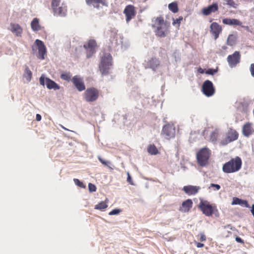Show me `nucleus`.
Here are the masks:
<instances>
[{
  "label": "nucleus",
  "instance_id": "1",
  "mask_svg": "<svg viewBox=\"0 0 254 254\" xmlns=\"http://www.w3.org/2000/svg\"><path fill=\"white\" fill-rule=\"evenodd\" d=\"M155 28L154 32L156 36L159 37H165L170 33V24L165 21L162 16L155 18L154 23L152 25Z\"/></svg>",
  "mask_w": 254,
  "mask_h": 254
},
{
  "label": "nucleus",
  "instance_id": "50",
  "mask_svg": "<svg viewBox=\"0 0 254 254\" xmlns=\"http://www.w3.org/2000/svg\"><path fill=\"white\" fill-rule=\"evenodd\" d=\"M41 119H42L41 116L40 114H37L36 116V121H40L41 120Z\"/></svg>",
  "mask_w": 254,
  "mask_h": 254
},
{
  "label": "nucleus",
  "instance_id": "24",
  "mask_svg": "<svg viewBox=\"0 0 254 254\" xmlns=\"http://www.w3.org/2000/svg\"><path fill=\"white\" fill-rule=\"evenodd\" d=\"M222 22L224 24L235 26H242V22L237 19L224 18L222 20Z\"/></svg>",
  "mask_w": 254,
  "mask_h": 254
},
{
  "label": "nucleus",
  "instance_id": "13",
  "mask_svg": "<svg viewBox=\"0 0 254 254\" xmlns=\"http://www.w3.org/2000/svg\"><path fill=\"white\" fill-rule=\"evenodd\" d=\"M227 60L230 67H235L240 62L241 54L239 52L235 51L232 55H229Z\"/></svg>",
  "mask_w": 254,
  "mask_h": 254
},
{
  "label": "nucleus",
  "instance_id": "28",
  "mask_svg": "<svg viewBox=\"0 0 254 254\" xmlns=\"http://www.w3.org/2000/svg\"><path fill=\"white\" fill-rule=\"evenodd\" d=\"M109 201V199L106 198L104 201H101L98 204L95 206L94 208L95 209L102 210L108 207L107 203Z\"/></svg>",
  "mask_w": 254,
  "mask_h": 254
},
{
  "label": "nucleus",
  "instance_id": "3",
  "mask_svg": "<svg viewBox=\"0 0 254 254\" xmlns=\"http://www.w3.org/2000/svg\"><path fill=\"white\" fill-rule=\"evenodd\" d=\"M112 57L109 53H105L102 57L99 66L100 71L103 74H108L110 66L112 65Z\"/></svg>",
  "mask_w": 254,
  "mask_h": 254
},
{
  "label": "nucleus",
  "instance_id": "53",
  "mask_svg": "<svg viewBox=\"0 0 254 254\" xmlns=\"http://www.w3.org/2000/svg\"><path fill=\"white\" fill-rule=\"evenodd\" d=\"M34 50H35V49H34V47H32V51H34Z\"/></svg>",
  "mask_w": 254,
  "mask_h": 254
},
{
  "label": "nucleus",
  "instance_id": "26",
  "mask_svg": "<svg viewBox=\"0 0 254 254\" xmlns=\"http://www.w3.org/2000/svg\"><path fill=\"white\" fill-rule=\"evenodd\" d=\"M10 31L17 36H20L22 33V29L18 24L11 23Z\"/></svg>",
  "mask_w": 254,
  "mask_h": 254
},
{
  "label": "nucleus",
  "instance_id": "32",
  "mask_svg": "<svg viewBox=\"0 0 254 254\" xmlns=\"http://www.w3.org/2000/svg\"><path fill=\"white\" fill-rule=\"evenodd\" d=\"M219 133L218 130H215L212 132L210 135V139L212 142H216L218 138Z\"/></svg>",
  "mask_w": 254,
  "mask_h": 254
},
{
  "label": "nucleus",
  "instance_id": "21",
  "mask_svg": "<svg viewBox=\"0 0 254 254\" xmlns=\"http://www.w3.org/2000/svg\"><path fill=\"white\" fill-rule=\"evenodd\" d=\"M200 189V187L189 185L184 186L183 190L188 195H191L196 194Z\"/></svg>",
  "mask_w": 254,
  "mask_h": 254
},
{
  "label": "nucleus",
  "instance_id": "41",
  "mask_svg": "<svg viewBox=\"0 0 254 254\" xmlns=\"http://www.w3.org/2000/svg\"><path fill=\"white\" fill-rule=\"evenodd\" d=\"M198 237H199V240L201 242L205 241L206 237L203 233H200L198 235Z\"/></svg>",
  "mask_w": 254,
  "mask_h": 254
},
{
  "label": "nucleus",
  "instance_id": "30",
  "mask_svg": "<svg viewBox=\"0 0 254 254\" xmlns=\"http://www.w3.org/2000/svg\"><path fill=\"white\" fill-rule=\"evenodd\" d=\"M168 8L173 13H177L179 11L177 2H173L168 5Z\"/></svg>",
  "mask_w": 254,
  "mask_h": 254
},
{
  "label": "nucleus",
  "instance_id": "33",
  "mask_svg": "<svg viewBox=\"0 0 254 254\" xmlns=\"http://www.w3.org/2000/svg\"><path fill=\"white\" fill-rule=\"evenodd\" d=\"M32 72L29 68L27 67H26L24 71V76L26 78L27 81H30L32 78Z\"/></svg>",
  "mask_w": 254,
  "mask_h": 254
},
{
  "label": "nucleus",
  "instance_id": "16",
  "mask_svg": "<svg viewBox=\"0 0 254 254\" xmlns=\"http://www.w3.org/2000/svg\"><path fill=\"white\" fill-rule=\"evenodd\" d=\"M124 13L126 15L127 22H128L135 16L136 11L134 6L130 4L127 5L124 10Z\"/></svg>",
  "mask_w": 254,
  "mask_h": 254
},
{
  "label": "nucleus",
  "instance_id": "43",
  "mask_svg": "<svg viewBox=\"0 0 254 254\" xmlns=\"http://www.w3.org/2000/svg\"><path fill=\"white\" fill-rule=\"evenodd\" d=\"M217 72V69L209 68L207 69L205 73L207 74L213 75L214 73Z\"/></svg>",
  "mask_w": 254,
  "mask_h": 254
},
{
  "label": "nucleus",
  "instance_id": "20",
  "mask_svg": "<svg viewBox=\"0 0 254 254\" xmlns=\"http://www.w3.org/2000/svg\"><path fill=\"white\" fill-rule=\"evenodd\" d=\"M218 10V5L217 3H213L212 4L205 7L202 9V13L205 16L210 15L212 12H215Z\"/></svg>",
  "mask_w": 254,
  "mask_h": 254
},
{
  "label": "nucleus",
  "instance_id": "40",
  "mask_svg": "<svg viewBox=\"0 0 254 254\" xmlns=\"http://www.w3.org/2000/svg\"><path fill=\"white\" fill-rule=\"evenodd\" d=\"M182 20H183V17L180 16L178 18H177L176 19L174 20L173 24L174 25H175V24H178V26H179Z\"/></svg>",
  "mask_w": 254,
  "mask_h": 254
},
{
  "label": "nucleus",
  "instance_id": "23",
  "mask_svg": "<svg viewBox=\"0 0 254 254\" xmlns=\"http://www.w3.org/2000/svg\"><path fill=\"white\" fill-rule=\"evenodd\" d=\"M192 201L190 199H188L183 202L180 207V211L183 212H188L192 207Z\"/></svg>",
  "mask_w": 254,
  "mask_h": 254
},
{
  "label": "nucleus",
  "instance_id": "38",
  "mask_svg": "<svg viewBox=\"0 0 254 254\" xmlns=\"http://www.w3.org/2000/svg\"><path fill=\"white\" fill-rule=\"evenodd\" d=\"M88 189L89 190L90 192H94L96 190V186L91 183H89L88 184Z\"/></svg>",
  "mask_w": 254,
  "mask_h": 254
},
{
  "label": "nucleus",
  "instance_id": "7",
  "mask_svg": "<svg viewBox=\"0 0 254 254\" xmlns=\"http://www.w3.org/2000/svg\"><path fill=\"white\" fill-rule=\"evenodd\" d=\"M99 91L94 87L88 88L83 93V98L86 102H94L99 96Z\"/></svg>",
  "mask_w": 254,
  "mask_h": 254
},
{
  "label": "nucleus",
  "instance_id": "45",
  "mask_svg": "<svg viewBox=\"0 0 254 254\" xmlns=\"http://www.w3.org/2000/svg\"><path fill=\"white\" fill-rule=\"evenodd\" d=\"M227 4L228 5H230V6H231L233 7H236L235 3L233 0H227Z\"/></svg>",
  "mask_w": 254,
  "mask_h": 254
},
{
  "label": "nucleus",
  "instance_id": "18",
  "mask_svg": "<svg viewBox=\"0 0 254 254\" xmlns=\"http://www.w3.org/2000/svg\"><path fill=\"white\" fill-rule=\"evenodd\" d=\"M210 33L214 36V39H217L222 31L221 26L216 22H213L210 25Z\"/></svg>",
  "mask_w": 254,
  "mask_h": 254
},
{
  "label": "nucleus",
  "instance_id": "36",
  "mask_svg": "<svg viewBox=\"0 0 254 254\" xmlns=\"http://www.w3.org/2000/svg\"><path fill=\"white\" fill-rule=\"evenodd\" d=\"M121 212V210L120 209H115L110 211L109 213L110 215H118Z\"/></svg>",
  "mask_w": 254,
  "mask_h": 254
},
{
  "label": "nucleus",
  "instance_id": "6",
  "mask_svg": "<svg viewBox=\"0 0 254 254\" xmlns=\"http://www.w3.org/2000/svg\"><path fill=\"white\" fill-rule=\"evenodd\" d=\"M52 6L55 15L60 16H64L66 13V6L64 3H61L59 0H53Z\"/></svg>",
  "mask_w": 254,
  "mask_h": 254
},
{
  "label": "nucleus",
  "instance_id": "5",
  "mask_svg": "<svg viewBox=\"0 0 254 254\" xmlns=\"http://www.w3.org/2000/svg\"><path fill=\"white\" fill-rule=\"evenodd\" d=\"M210 154V151L207 148L199 150L197 153L196 159L200 166L204 167L207 165Z\"/></svg>",
  "mask_w": 254,
  "mask_h": 254
},
{
  "label": "nucleus",
  "instance_id": "47",
  "mask_svg": "<svg viewBox=\"0 0 254 254\" xmlns=\"http://www.w3.org/2000/svg\"><path fill=\"white\" fill-rule=\"evenodd\" d=\"M210 186H211V187L215 188V189H216L217 190H220V185H217V184H211Z\"/></svg>",
  "mask_w": 254,
  "mask_h": 254
},
{
  "label": "nucleus",
  "instance_id": "11",
  "mask_svg": "<svg viewBox=\"0 0 254 254\" xmlns=\"http://www.w3.org/2000/svg\"><path fill=\"white\" fill-rule=\"evenodd\" d=\"M202 91L207 97L212 96L215 93V88L212 82L209 80H205L202 86Z\"/></svg>",
  "mask_w": 254,
  "mask_h": 254
},
{
  "label": "nucleus",
  "instance_id": "44",
  "mask_svg": "<svg viewBox=\"0 0 254 254\" xmlns=\"http://www.w3.org/2000/svg\"><path fill=\"white\" fill-rule=\"evenodd\" d=\"M127 182L129 183L130 185H133V183L131 177L129 172L127 173Z\"/></svg>",
  "mask_w": 254,
  "mask_h": 254
},
{
  "label": "nucleus",
  "instance_id": "10",
  "mask_svg": "<svg viewBox=\"0 0 254 254\" xmlns=\"http://www.w3.org/2000/svg\"><path fill=\"white\" fill-rule=\"evenodd\" d=\"M161 134L168 140L175 137L176 129L174 125L167 124L164 126L162 130Z\"/></svg>",
  "mask_w": 254,
  "mask_h": 254
},
{
  "label": "nucleus",
  "instance_id": "37",
  "mask_svg": "<svg viewBox=\"0 0 254 254\" xmlns=\"http://www.w3.org/2000/svg\"><path fill=\"white\" fill-rule=\"evenodd\" d=\"M98 159L102 164L105 166H108L109 164H110V162L109 161L105 160L100 156H98Z\"/></svg>",
  "mask_w": 254,
  "mask_h": 254
},
{
  "label": "nucleus",
  "instance_id": "29",
  "mask_svg": "<svg viewBox=\"0 0 254 254\" xmlns=\"http://www.w3.org/2000/svg\"><path fill=\"white\" fill-rule=\"evenodd\" d=\"M147 151L151 155H156L159 151L154 144H150L147 147Z\"/></svg>",
  "mask_w": 254,
  "mask_h": 254
},
{
  "label": "nucleus",
  "instance_id": "34",
  "mask_svg": "<svg viewBox=\"0 0 254 254\" xmlns=\"http://www.w3.org/2000/svg\"><path fill=\"white\" fill-rule=\"evenodd\" d=\"M71 75L69 72L64 73L61 75V78L62 79L66 80L68 82L71 80Z\"/></svg>",
  "mask_w": 254,
  "mask_h": 254
},
{
  "label": "nucleus",
  "instance_id": "27",
  "mask_svg": "<svg viewBox=\"0 0 254 254\" xmlns=\"http://www.w3.org/2000/svg\"><path fill=\"white\" fill-rule=\"evenodd\" d=\"M31 27L33 31H37L41 29L39 20L37 18H34L31 23Z\"/></svg>",
  "mask_w": 254,
  "mask_h": 254
},
{
  "label": "nucleus",
  "instance_id": "48",
  "mask_svg": "<svg viewBox=\"0 0 254 254\" xmlns=\"http://www.w3.org/2000/svg\"><path fill=\"white\" fill-rule=\"evenodd\" d=\"M235 240L241 244H244V241L239 237H236Z\"/></svg>",
  "mask_w": 254,
  "mask_h": 254
},
{
  "label": "nucleus",
  "instance_id": "9",
  "mask_svg": "<svg viewBox=\"0 0 254 254\" xmlns=\"http://www.w3.org/2000/svg\"><path fill=\"white\" fill-rule=\"evenodd\" d=\"M107 40L109 41V45L111 47H116L118 45L117 31L115 29H111L106 33Z\"/></svg>",
  "mask_w": 254,
  "mask_h": 254
},
{
  "label": "nucleus",
  "instance_id": "31",
  "mask_svg": "<svg viewBox=\"0 0 254 254\" xmlns=\"http://www.w3.org/2000/svg\"><path fill=\"white\" fill-rule=\"evenodd\" d=\"M236 38L234 35H229L227 40V44L228 45L232 46H234L236 44Z\"/></svg>",
  "mask_w": 254,
  "mask_h": 254
},
{
  "label": "nucleus",
  "instance_id": "54",
  "mask_svg": "<svg viewBox=\"0 0 254 254\" xmlns=\"http://www.w3.org/2000/svg\"><path fill=\"white\" fill-rule=\"evenodd\" d=\"M246 29H248L249 27L248 26L245 27Z\"/></svg>",
  "mask_w": 254,
  "mask_h": 254
},
{
  "label": "nucleus",
  "instance_id": "52",
  "mask_svg": "<svg viewBox=\"0 0 254 254\" xmlns=\"http://www.w3.org/2000/svg\"><path fill=\"white\" fill-rule=\"evenodd\" d=\"M63 128H64V130H67L65 127H63V126H61Z\"/></svg>",
  "mask_w": 254,
  "mask_h": 254
},
{
  "label": "nucleus",
  "instance_id": "17",
  "mask_svg": "<svg viewBox=\"0 0 254 254\" xmlns=\"http://www.w3.org/2000/svg\"><path fill=\"white\" fill-rule=\"evenodd\" d=\"M73 85L79 91H82L85 89V85L82 78L78 75L73 76L71 79Z\"/></svg>",
  "mask_w": 254,
  "mask_h": 254
},
{
  "label": "nucleus",
  "instance_id": "35",
  "mask_svg": "<svg viewBox=\"0 0 254 254\" xmlns=\"http://www.w3.org/2000/svg\"><path fill=\"white\" fill-rule=\"evenodd\" d=\"M73 181L76 185L77 186L82 188H85V186L83 184V183L81 182H80L78 179H74Z\"/></svg>",
  "mask_w": 254,
  "mask_h": 254
},
{
  "label": "nucleus",
  "instance_id": "25",
  "mask_svg": "<svg viewBox=\"0 0 254 254\" xmlns=\"http://www.w3.org/2000/svg\"><path fill=\"white\" fill-rule=\"evenodd\" d=\"M147 64L149 67L155 70L160 65V61L158 59L152 58L147 62Z\"/></svg>",
  "mask_w": 254,
  "mask_h": 254
},
{
  "label": "nucleus",
  "instance_id": "14",
  "mask_svg": "<svg viewBox=\"0 0 254 254\" xmlns=\"http://www.w3.org/2000/svg\"><path fill=\"white\" fill-rule=\"evenodd\" d=\"M97 46L96 42L94 40H89L87 44L84 45V48L86 50V57L90 58L95 53V48Z\"/></svg>",
  "mask_w": 254,
  "mask_h": 254
},
{
  "label": "nucleus",
  "instance_id": "15",
  "mask_svg": "<svg viewBox=\"0 0 254 254\" xmlns=\"http://www.w3.org/2000/svg\"><path fill=\"white\" fill-rule=\"evenodd\" d=\"M35 43L38 50V58L39 59L44 60L45 59V55L46 54L47 51L43 42L39 39H36L35 41Z\"/></svg>",
  "mask_w": 254,
  "mask_h": 254
},
{
  "label": "nucleus",
  "instance_id": "51",
  "mask_svg": "<svg viewBox=\"0 0 254 254\" xmlns=\"http://www.w3.org/2000/svg\"><path fill=\"white\" fill-rule=\"evenodd\" d=\"M198 70V72L200 73H204V70L203 69H202L201 68H199Z\"/></svg>",
  "mask_w": 254,
  "mask_h": 254
},
{
  "label": "nucleus",
  "instance_id": "8",
  "mask_svg": "<svg viewBox=\"0 0 254 254\" xmlns=\"http://www.w3.org/2000/svg\"><path fill=\"white\" fill-rule=\"evenodd\" d=\"M239 136L238 132L232 128H230L226 134V138L219 142L220 146H225L228 143L237 140Z\"/></svg>",
  "mask_w": 254,
  "mask_h": 254
},
{
  "label": "nucleus",
  "instance_id": "39",
  "mask_svg": "<svg viewBox=\"0 0 254 254\" xmlns=\"http://www.w3.org/2000/svg\"><path fill=\"white\" fill-rule=\"evenodd\" d=\"M241 199L239 198L238 197H234L233 198V201L232 202V205H237V204L240 205Z\"/></svg>",
  "mask_w": 254,
  "mask_h": 254
},
{
  "label": "nucleus",
  "instance_id": "4",
  "mask_svg": "<svg viewBox=\"0 0 254 254\" xmlns=\"http://www.w3.org/2000/svg\"><path fill=\"white\" fill-rule=\"evenodd\" d=\"M202 213L207 216H211L215 212L218 210L215 205H212L206 200H200L198 206Z\"/></svg>",
  "mask_w": 254,
  "mask_h": 254
},
{
  "label": "nucleus",
  "instance_id": "19",
  "mask_svg": "<svg viewBox=\"0 0 254 254\" xmlns=\"http://www.w3.org/2000/svg\"><path fill=\"white\" fill-rule=\"evenodd\" d=\"M86 3L88 5H92L94 7L99 9L101 6H108L106 0H85Z\"/></svg>",
  "mask_w": 254,
  "mask_h": 254
},
{
  "label": "nucleus",
  "instance_id": "12",
  "mask_svg": "<svg viewBox=\"0 0 254 254\" xmlns=\"http://www.w3.org/2000/svg\"><path fill=\"white\" fill-rule=\"evenodd\" d=\"M39 81L40 84L43 86L45 85V82L46 86L49 89H54L56 90H59L60 88V86L55 81L49 78H45L43 75L40 77Z\"/></svg>",
  "mask_w": 254,
  "mask_h": 254
},
{
  "label": "nucleus",
  "instance_id": "22",
  "mask_svg": "<svg viewBox=\"0 0 254 254\" xmlns=\"http://www.w3.org/2000/svg\"><path fill=\"white\" fill-rule=\"evenodd\" d=\"M242 132L245 136L249 137L254 133V129L253 127V124L248 122L243 126Z\"/></svg>",
  "mask_w": 254,
  "mask_h": 254
},
{
  "label": "nucleus",
  "instance_id": "42",
  "mask_svg": "<svg viewBox=\"0 0 254 254\" xmlns=\"http://www.w3.org/2000/svg\"><path fill=\"white\" fill-rule=\"evenodd\" d=\"M240 205L241 206H244L247 208L250 207V205L249 204L248 201L245 200L241 199Z\"/></svg>",
  "mask_w": 254,
  "mask_h": 254
},
{
  "label": "nucleus",
  "instance_id": "46",
  "mask_svg": "<svg viewBox=\"0 0 254 254\" xmlns=\"http://www.w3.org/2000/svg\"><path fill=\"white\" fill-rule=\"evenodd\" d=\"M250 69L252 75L254 77V63L251 64Z\"/></svg>",
  "mask_w": 254,
  "mask_h": 254
},
{
  "label": "nucleus",
  "instance_id": "49",
  "mask_svg": "<svg viewBox=\"0 0 254 254\" xmlns=\"http://www.w3.org/2000/svg\"><path fill=\"white\" fill-rule=\"evenodd\" d=\"M195 244L197 248H202L204 246L203 244L199 242H195Z\"/></svg>",
  "mask_w": 254,
  "mask_h": 254
},
{
  "label": "nucleus",
  "instance_id": "2",
  "mask_svg": "<svg viewBox=\"0 0 254 254\" xmlns=\"http://www.w3.org/2000/svg\"><path fill=\"white\" fill-rule=\"evenodd\" d=\"M242 165V161L239 156L232 158L228 162L223 164V171L227 174L233 173L239 171Z\"/></svg>",
  "mask_w": 254,
  "mask_h": 254
}]
</instances>
